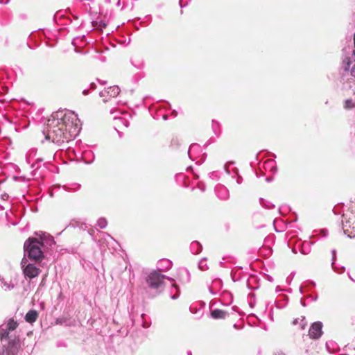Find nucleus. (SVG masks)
I'll return each mask as SVG.
<instances>
[{
	"instance_id": "obj_23",
	"label": "nucleus",
	"mask_w": 355,
	"mask_h": 355,
	"mask_svg": "<svg viewBox=\"0 0 355 355\" xmlns=\"http://www.w3.org/2000/svg\"><path fill=\"white\" fill-rule=\"evenodd\" d=\"M99 26L102 28H105L106 26V24L104 23L103 21H99Z\"/></svg>"
},
{
	"instance_id": "obj_11",
	"label": "nucleus",
	"mask_w": 355,
	"mask_h": 355,
	"mask_svg": "<svg viewBox=\"0 0 355 355\" xmlns=\"http://www.w3.org/2000/svg\"><path fill=\"white\" fill-rule=\"evenodd\" d=\"M1 286L4 291H10L15 286L11 282H7L5 281L4 279L1 280Z\"/></svg>"
},
{
	"instance_id": "obj_6",
	"label": "nucleus",
	"mask_w": 355,
	"mask_h": 355,
	"mask_svg": "<svg viewBox=\"0 0 355 355\" xmlns=\"http://www.w3.org/2000/svg\"><path fill=\"white\" fill-rule=\"evenodd\" d=\"M20 347V340L18 338H15L9 341L6 353L8 355H18Z\"/></svg>"
},
{
	"instance_id": "obj_21",
	"label": "nucleus",
	"mask_w": 355,
	"mask_h": 355,
	"mask_svg": "<svg viewBox=\"0 0 355 355\" xmlns=\"http://www.w3.org/2000/svg\"><path fill=\"white\" fill-rule=\"evenodd\" d=\"M191 245H192V247H193V248L195 245H197V246H198V247H199V250H198L196 252V254L199 253V252L201 251V250H202V246L200 245V243H199L198 242H197V241L193 242Z\"/></svg>"
},
{
	"instance_id": "obj_19",
	"label": "nucleus",
	"mask_w": 355,
	"mask_h": 355,
	"mask_svg": "<svg viewBox=\"0 0 355 355\" xmlns=\"http://www.w3.org/2000/svg\"><path fill=\"white\" fill-rule=\"evenodd\" d=\"M350 73L355 81V64L352 67ZM353 90H354V94H355V87L354 88Z\"/></svg>"
},
{
	"instance_id": "obj_25",
	"label": "nucleus",
	"mask_w": 355,
	"mask_h": 355,
	"mask_svg": "<svg viewBox=\"0 0 355 355\" xmlns=\"http://www.w3.org/2000/svg\"><path fill=\"white\" fill-rule=\"evenodd\" d=\"M87 90H84V91H83V94H84L85 95H86V94H87Z\"/></svg>"
},
{
	"instance_id": "obj_7",
	"label": "nucleus",
	"mask_w": 355,
	"mask_h": 355,
	"mask_svg": "<svg viewBox=\"0 0 355 355\" xmlns=\"http://www.w3.org/2000/svg\"><path fill=\"white\" fill-rule=\"evenodd\" d=\"M322 324L320 322H315L312 324L309 331L310 338L313 339H318L322 334Z\"/></svg>"
},
{
	"instance_id": "obj_15",
	"label": "nucleus",
	"mask_w": 355,
	"mask_h": 355,
	"mask_svg": "<svg viewBox=\"0 0 355 355\" xmlns=\"http://www.w3.org/2000/svg\"><path fill=\"white\" fill-rule=\"evenodd\" d=\"M351 64L350 58L345 57L343 60V67L345 71H348L349 69Z\"/></svg>"
},
{
	"instance_id": "obj_4",
	"label": "nucleus",
	"mask_w": 355,
	"mask_h": 355,
	"mask_svg": "<svg viewBox=\"0 0 355 355\" xmlns=\"http://www.w3.org/2000/svg\"><path fill=\"white\" fill-rule=\"evenodd\" d=\"M165 278H166L165 275H163L157 271H153L148 275L146 279V282L150 288L158 289L163 286L164 279ZM167 279L172 280L168 277H167Z\"/></svg>"
},
{
	"instance_id": "obj_3",
	"label": "nucleus",
	"mask_w": 355,
	"mask_h": 355,
	"mask_svg": "<svg viewBox=\"0 0 355 355\" xmlns=\"http://www.w3.org/2000/svg\"><path fill=\"white\" fill-rule=\"evenodd\" d=\"M343 218L344 233L349 238H355V214H343Z\"/></svg>"
},
{
	"instance_id": "obj_1",
	"label": "nucleus",
	"mask_w": 355,
	"mask_h": 355,
	"mask_svg": "<svg viewBox=\"0 0 355 355\" xmlns=\"http://www.w3.org/2000/svg\"><path fill=\"white\" fill-rule=\"evenodd\" d=\"M80 121L74 112L65 114L62 121L49 120L46 130L44 131L46 140L53 143L63 142L68 139L71 135H77L80 131Z\"/></svg>"
},
{
	"instance_id": "obj_26",
	"label": "nucleus",
	"mask_w": 355,
	"mask_h": 355,
	"mask_svg": "<svg viewBox=\"0 0 355 355\" xmlns=\"http://www.w3.org/2000/svg\"><path fill=\"white\" fill-rule=\"evenodd\" d=\"M187 354H188V355H191V352L189 351V352H187Z\"/></svg>"
},
{
	"instance_id": "obj_13",
	"label": "nucleus",
	"mask_w": 355,
	"mask_h": 355,
	"mask_svg": "<svg viewBox=\"0 0 355 355\" xmlns=\"http://www.w3.org/2000/svg\"><path fill=\"white\" fill-rule=\"evenodd\" d=\"M5 326L8 328V329L9 331H13L17 327L18 324H17V321H15V320L10 319L8 320L7 324Z\"/></svg>"
},
{
	"instance_id": "obj_17",
	"label": "nucleus",
	"mask_w": 355,
	"mask_h": 355,
	"mask_svg": "<svg viewBox=\"0 0 355 355\" xmlns=\"http://www.w3.org/2000/svg\"><path fill=\"white\" fill-rule=\"evenodd\" d=\"M354 105L352 100L347 99L345 101L344 107L345 109H351V108L354 107Z\"/></svg>"
},
{
	"instance_id": "obj_20",
	"label": "nucleus",
	"mask_w": 355,
	"mask_h": 355,
	"mask_svg": "<svg viewBox=\"0 0 355 355\" xmlns=\"http://www.w3.org/2000/svg\"><path fill=\"white\" fill-rule=\"evenodd\" d=\"M172 289H174L175 291H177V293H178V288H177L176 285L173 284ZM178 296H179L178 293H176V294H175V295H172V296H171V298H172L173 300H175V299H177V298L178 297Z\"/></svg>"
},
{
	"instance_id": "obj_8",
	"label": "nucleus",
	"mask_w": 355,
	"mask_h": 355,
	"mask_svg": "<svg viewBox=\"0 0 355 355\" xmlns=\"http://www.w3.org/2000/svg\"><path fill=\"white\" fill-rule=\"evenodd\" d=\"M229 313L221 309H214L211 311V316L214 319H224L225 318Z\"/></svg>"
},
{
	"instance_id": "obj_10",
	"label": "nucleus",
	"mask_w": 355,
	"mask_h": 355,
	"mask_svg": "<svg viewBox=\"0 0 355 355\" xmlns=\"http://www.w3.org/2000/svg\"><path fill=\"white\" fill-rule=\"evenodd\" d=\"M37 316L38 313L36 311L31 310L26 313L25 316V320L26 322L29 323H33L37 320Z\"/></svg>"
},
{
	"instance_id": "obj_16",
	"label": "nucleus",
	"mask_w": 355,
	"mask_h": 355,
	"mask_svg": "<svg viewBox=\"0 0 355 355\" xmlns=\"http://www.w3.org/2000/svg\"><path fill=\"white\" fill-rule=\"evenodd\" d=\"M97 224L101 228H105L107 226V223L105 218H102L98 219Z\"/></svg>"
},
{
	"instance_id": "obj_14",
	"label": "nucleus",
	"mask_w": 355,
	"mask_h": 355,
	"mask_svg": "<svg viewBox=\"0 0 355 355\" xmlns=\"http://www.w3.org/2000/svg\"><path fill=\"white\" fill-rule=\"evenodd\" d=\"M293 324L294 325L300 324V329H304L305 326H306V323L305 322V318L304 317H302L301 318L295 319V320H293Z\"/></svg>"
},
{
	"instance_id": "obj_24",
	"label": "nucleus",
	"mask_w": 355,
	"mask_h": 355,
	"mask_svg": "<svg viewBox=\"0 0 355 355\" xmlns=\"http://www.w3.org/2000/svg\"><path fill=\"white\" fill-rule=\"evenodd\" d=\"M275 355H285V354L279 352V353L276 354Z\"/></svg>"
},
{
	"instance_id": "obj_9",
	"label": "nucleus",
	"mask_w": 355,
	"mask_h": 355,
	"mask_svg": "<svg viewBox=\"0 0 355 355\" xmlns=\"http://www.w3.org/2000/svg\"><path fill=\"white\" fill-rule=\"evenodd\" d=\"M120 92V89L118 86H112L107 88V89L105 92H101V96H104L105 93H107V95L110 96L111 97H116L118 96V94Z\"/></svg>"
},
{
	"instance_id": "obj_5",
	"label": "nucleus",
	"mask_w": 355,
	"mask_h": 355,
	"mask_svg": "<svg viewBox=\"0 0 355 355\" xmlns=\"http://www.w3.org/2000/svg\"><path fill=\"white\" fill-rule=\"evenodd\" d=\"M23 272L26 277L33 279L36 277L40 272V269L34 264L28 262L27 258L24 257L21 261Z\"/></svg>"
},
{
	"instance_id": "obj_22",
	"label": "nucleus",
	"mask_w": 355,
	"mask_h": 355,
	"mask_svg": "<svg viewBox=\"0 0 355 355\" xmlns=\"http://www.w3.org/2000/svg\"><path fill=\"white\" fill-rule=\"evenodd\" d=\"M335 258H336V250H332V259H333V262L331 263L332 266L334 267V260H335Z\"/></svg>"
},
{
	"instance_id": "obj_12",
	"label": "nucleus",
	"mask_w": 355,
	"mask_h": 355,
	"mask_svg": "<svg viewBox=\"0 0 355 355\" xmlns=\"http://www.w3.org/2000/svg\"><path fill=\"white\" fill-rule=\"evenodd\" d=\"M9 331H10L8 329V328L6 326L1 325L0 327V338H1V340L8 338Z\"/></svg>"
},
{
	"instance_id": "obj_18",
	"label": "nucleus",
	"mask_w": 355,
	"mask_h": 355,
	"mask_svg": "<svg viewBox=\"0 0 355 355\" xmlns=\"http://www.w3.org/2000/svg\"><path fill=\"white\" fill-rule=\"evenodd\" d=\"M205 262V260H201L199 262L198 267L201 270H206L208 268Z\"/></svg>"
},
{
	"instance_id": "obj_2",
	"label": "nucleus",
	"mask_w": 355,
	"mask_h": 355,
	"mask_svg": "<svg viewBox=\"0 0 355 355\" xmlns=\"http://www.w3.org/2000/svg\"><path fill=\"white\" fill-rule=\"evenodd\" d=\"M53 242V239L50 235L42 233L40 238H28L24 244V257L35 262L41 261L44 258V242Z\"/></svg>"
}]
</instances>
